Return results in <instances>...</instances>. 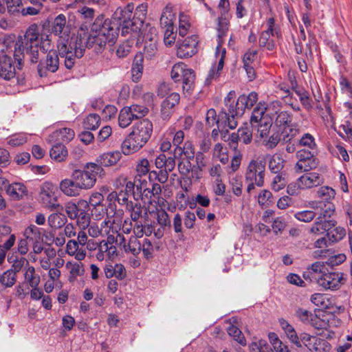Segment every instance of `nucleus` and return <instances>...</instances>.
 I'll use <instances>...</instances> for the list:
<instances>
[{
    "label": "nucleus",
    "instance_id": "nucleus-1",
    "mask_svg": "<svg viewBox=\"0 0 352 352\" xmlns=\"http://www.w3.org/2000/svg\"><path fill=\"white\" fill-rule=\"evenodd\" d=\"M76 39L74 46L75 56L81 58L85 48L94 47L96 53L101 52L107 43L113 44L118 36V28L116 23H112L110 19H105L103 22L96 20L93 24L88 35L85 33L82 36Z\"/></svg>",
    "mask_w": 352,
    "mask_h": 352
},
{
    "label": "nucleus",
    "instance_id": "nucleus-2",
    "mask_svg": "<svg viewBox=\"0 0 352 352\" xmlns=\"http://www.w3.org/2000/svg\"><path fill=\"white\" fill-rule=\"evenodd\" d=\"M44 30V23L39 25L32 24L27 30L24 38L19 41L14 48V58L20 63L21 56L30 55L32 63H37L39 54L44 52L42 32Z\"/></svg>",
    "mask_w": 352,
    "mask_h": 352
},
{
    "label": "nucleus",
    "instance_id": "nucleus-3",
    "mask_svg": "<svg viewBox=\"0 0 352 352\" xmlns=\"http://www.w3.org/2000/svg\"><path fill=\"white\" fill-rule=\"evenodd\" d=\"M153 124L148 118H144L133 125L131 132L121 144V151L125 155L139 151L151 138Z\"/></svg>",
    "mask_w": 352,
    "mask_h": 352
},
{
    "label": "nucleus",
    "instance_id": "nucleus-4",
    "mask_svg": "<svg viewBox=\"0 0 352 352\" xmlns=\"http://www.w3.org/2000/svg\"><path fill=\"white\" fill-rule=\"evenodd\" d=\"M132 10L129 6L124 8H118L113 15L112 23L118 24V32H121L122 36L132 34L137 37L138 33L141 30V23H138L137 21L131 19Z\"/></svg>",
    "mask_w": 352,
    "mask_h": 352
},
{
    "label": "nucleus",
    "instance_id": "nucleus-5",
    "mask_svg": "<svg viewBox=\"0 0 352 352\" xmlns=\"http://www.w3.org/2000/svg\"><path fill=\"white\" fill-rule=\"evenodd\" d=\"M335 196L336 191L333 188L327 186H321L316 191V197L320 200L309 201L308 206L314 210L320 209L321 215L324 217H331L336 209L332 203Z\"/></svg>",
    "mask_w": 352,
    "mask_h": 352
},
{
    "label": "nucleus",
    "instance_id": "nucleus-6",
    "mask_svg": "<svg viewBox=\"0 0 352 352\" xmlns=\"http://www.w3.org/2000/svg\"><path fill=\"white\" fill-rule=\"evenodd\" d=\"M104 171L101 166L95 163H88L84 170H76L72 174V178L76 180L77 185L82 189L92 188L97 177H102Z\"/></svg>",
    "mask_w": 352,
    "mask_h": 352
},
{
    "label": "nucleus",
    "instance_id": "nucleus-7",
    "mask_svg": "<svg viewBox=\"0 0 352 352\" xmlns=\"http://www.w3.org/2000/svg\"><path fill=\"white\" fill-rule=\"evenodd\" d=\"M54 210L56 212L50 214L48 217V223L53 230L45 234V244L54 243L56 247H59L65 242L63 233L59 229L65 224L67 219L60 212L63 210L62 206L61 209Z\"/></svg>",
    "mask_w": 352,
    "mask_h": 352
},
{
    "label": "nucleus",
    "instance_id": "nucleus-8",
    "mask_svg": "<svg viewBox=\"0 0 352 352\" xmlns=\"http://www.w3.org/2000/svg\"><path fill=\"white\" fill-rule=\"evenodd\" d=\"M267 29L261 32L258 45L263 50L274 51L276 48V42L282 37L280 29L275 24L273 17L267 19Z\"/></svg>",
    "mask_w": 352,
    "mask_h": 352
},
{
    "label": "nucleus",
    "instance_id": "nucleus-9",
    "mask_svg": "<svg viewBox=\"0 0 352 352\" xmlns=\"http://www.w3.org/2000/svg\"><path fill=\"white\" fill-rule=\"evenodd\" d=\"M265 164L261 160H252L247 168L245 181L248 184L247 192L251 193L255 186L262 187L264 184Z\"/></svg>",
    "mask_w": 352,
    "mask_h": 352
},
{
    "label": "nucleus",
    "instance_id": "nucleus-10",
    "mask_svg": "<svg viewBox=\"0 0 352 352\" xmlns=\"http://www.w3.org/2000/svg\"><path fill=\"white\" fill-rule=\"evenodd\" d=\"M170 76L175 82L182 80V88L184 91H189L192 89L195 80L194 72L186 68L183 63L173 66Z\"/></svg>",
    "mask_w": 352,
    "mask_h": 352
},
{
    "label": "nucleus",
    "instance_id": "nucleus-11",
    "mask_svg": "<svg viewBox=\"0 0 352 352\" xmlns=\"http://www.w3.org/2000/svg\"><path fill=\"white\" fill-rule=\"evenodd\" d=\"M206 122L209 127H212L217 124L219 128H221V126L226 128L227 126L229 129H234L238 125L237 120L233 118L231 119L229 113H227L226 111H222L217 116V113L213 109L208 110L206 116Z\"/></svg>",
    "mask_w": 352,
    "mask_h": 352
},
{
    "label": "nucleus",
    "instance_id": "nucleus-12",
    "mask_svg": "<svg viewBox=\"0 0 352 352\" xmlns=\"http://www.w3.org/2000/svg\"><path fill=\"white\" fill-rule=\"evenodd\" d=\"M316 281L318 286L325 290H338L345 283L343 273L326 272L320 276L316 277Z\"/></svg>",
    "mask_w": 352,
    "mask_h": 352
},
{
    "label": "nucleus",
    "instance_id": "nucleus-13",
    "mask_svg": "<svg viewBox=\"0 0 352 352\" xmlns=\"http://www.w3.org/2000/svg\"><path fill=\"white\" fill-rule=\"evenodd\" d=\"M258 100V95L256 92L252 91L248 96L241 95L238 98L235 104V109L233 105H230V113L232 118L236 120L241 117L246 109L252 108Z\"/></svg>",
    "mask_w": 352,
    "mask_h": 352
},
{
    "label": "nucleus",
    "instance_id": "nucleus-14",
    "mask_svg": "<svg viewBox=\"0 0 352 352\" xmlns=\"http://www.w3.org/2000/svg\"><path fill=\"white\" fill-rule=\"evenodd\" d=\"M302 346L304 345L311 352H329L331 344L324 339L307 333H301Z\"/></svg>",
    "mask_w": 352,
    "mask_h": 352
},
{
    "label": "nucleus",
    "instance_id": "nucleus-15",
    "mask_svg": "<svg viewBox=\"0 0 352 352\" xmlns=\"http://www.w3.org/2000/svg\"><path fill=\"white\" fill-rule=\"evenodd\" d=\"M218 9L221 14V16L218 18V34H219V36H226L229 28V0H219Z\"/></svg>",
    "mask_w": 352,
    "mask_h": 352
},
{
    "label": "nucleus",
    "instance_id": "nucleus-16",
    "mask_svg": "<svg viewBox=\"0 0 352 352\" xmlns=\"http://www.w3.org/2000/svg\"><path fill=\"white\" fill-rule=\"evenodd\" d=\"M198 37L192 35L185 38L177 47V56L180 58L192 56L197 51Z\"/></svg>",
    "mask_w": 352,
    "mask_h": 352
},
{
    "label": "nucleus",
    "instance_id": "nucleus-17",
    "mask_svg": "<svg viewBox=\"0 0 352 352\" xmlns=\"http://www.w3.org/2000/svg\"><path fill=\"white\" fill-rule=\"evenodd\" d=\"M24 236L32 243L34 252L41 253L44 248L43 235L40 230L34 225L28 227L24 231Z\"/></svg>",
    "mask_w": 352,
    "mask_h": 352
},
{
    "label": "nucleus",
    "instance_id": "nucleus-18",
    "mask_svg": "<svg viewBox=\"0 0 352 352\" xmlns=\"http://www.w3.org/2000/svg\"><path fill=\"white\" fill-rule=\"evenodd\" d=\"M60 195L57 185L45 182V208L57 210L61 209V205L58 201Z\"/></svg>",
    "mask_w": 352,
    "mask_h": 352
},
{
    "label": "nucleus",
    "instance_id": "nucleus-19",
    "mask_svg": "<svg viewBox=\"0 0 352 352\" xmlns=\"http://www.w3.org/2000/svg\"><path fill=\"white\" fill-rule=\"evenodd\" d=\"M327 217L321 215V211H320V214L310 228L309 232L317 235L323 234L333 228L336 225V221L327 220Z\"/></svg>",
    "mask_w": 352,
    "mask_h": 352
},
{
    "label": "nucleus",
    "instance_id": "nucleus-20",
    "mask_svg": "<svg viewBox=\"0 0 352 352\" xmlns=\"http://www.w3.org/2000/svg\"><path fill=\"white\" fill-rule=\"evenodd\" d=\"M15 76V67L11 56L2 54L0 55V79L9 80Z\"/></svg>",
    "mask_w": 352,
    "mask_h": 352
},
{
    "label": "nucleus",
    "instance_id": "nucleus-21",
    "mask_svg": "<svg viewBox=\"0 0 352 352\" xmlns=\"http://www.w3.org/2000/svg\"><path fill=\"white\" fill-rule=\"evenodd\" d=\"M180 96L179 94L170 93L161 104V115L164 120H168L173 113L174 107L179 103Z\"/></svg>",
    "mask_w": 352,
    "mask_h": 352
},
{
    "label": "nucleus",
    "instance_id": "nucleus-22",
    "mask_svg": "<svg viewBox=\"0 0 352 352\" xmlns=\"http://www.w3.org/2000/svg\"><path fill=\"white\" fill-rule=\"evenodd\" d=\"M117 255V248L108 237L107 241H102L98 246V252L96 254L97 260L102 261L106 258H111Z\"/></svg>",
    "mask_w": 352,
    "mask_h": 352
},
{
    "label": "nucleus",
    "instance_id": "nucleus-23",
    "mask_svg": "<svg viewBox=\"0 0 352 352\" xmlns=\"http://www.w3.org/2000/svg\"><path fill=\"white\" fill-rule=\"evenodd\" d=\"M66 17L64 14L58 15L54 20L51 25L52 32L58 35L59 38L69 37V30L66 26Z\"/></svg>",
    "mask_w": 352,
    "mask_h": 352
},
{
    "label": "nucleus",
    "instance_id": "nucleus-24",
    "mask_svg": "<svg viewBox=\"0 0 352 352\" xmlns=\"http://www.w3.org/2000/svg\"><path fill=\"white\" fill-rule=\"evenodd\" d=\"M298 179L302 190L318 186L323 182L321 175L316 172L305 173Z\"/></svg>",
    "mask_w": 352,
    "mask_h": 352
},
{
    "label": "nucleus",
    "instance_id": "nucleus-25",
    "mask_svg": "<svg viewBox=\"0 0 352 352\" xmlns=\"http://www.w3.org/2000/svg\"><path fill=\"white\" fill-rule=\"evenodd\" d=\"M125 210L133 221H138L140 218L148 215V209L145 206H142L138 201L127 204Z\"/></svg>",
    "mask_w": 352,
    "mask_h": 352
},
{
    "label": "nucleus",
    "instance_id": "nucleus-26",
    "mask_svg": "<svg viewBox=\"0 0 352 352\" xmlns=\"http://www.w3.org/2000/svg\"><path fill=\"white\" fill-rule=\"evenodd\" d=\"M173 157L176 159L187 158L188 160H193L195 158V148L190 141H186L183 145L174 148V153Z\"/></svg>",
    "mask_w": 352,
    "mask_h": 352
},
{
    "label": "nucleus",
    "instance_id": "nucleus-27",
    "mask_svg": "<svg viewBox=\"0 0 352 352\" xmlns=\"http://www.w3.org/2000/svg\"><path fill=\"white\" fill-rule=\"evenodd\" d=\"M281 329L284 331L287 338L297 347H302L301 333L298 336L295 329L284 319L279 320Z\"/></svg>",
    "mask_w": 352,
    "mask_h": 352
},
{
    "label": "nucleus",
    "instance_id": "nucleus-28",
    "mask_svg": "<svg viewBox=\"0 0 352 352\" xmlns=\"http://www.w3.org/2000/svg\"><path fill=\"white\" fill-rule=\"evenodd\" d=\"M121 241L120 245H122L123 249L126 253H131L134 256H138L141 252V243L139 240L134 236H131L126 243L123 236L118 234Z\"/></svg>",
    "mask_w": 352,
    "mask_h": 352
},
{
    "label": "nucleus",
    "instance_id": "nucleus-29",
    "mask_svg": "<svg viewBox=\"0 0 352 352\" xmlns=\"http://www.w3.org/2000/svg\"><path fill=\"white\" fill-rule=\"evenodd\" d=\"M66 252L69 256H73L78 261H81L86 256V250L80 247L76 240H69L66 245Z\"/></svg>",
    "mask_w": 352,
    "mask_h": 352
},
{
    "label": "nucleus",
    "instance_id": "nucleus-30",
    "mask_svg": "<svg viewBox=\"0 0 352 352\" xmlns=\"http://www.w3.org/2000/svg\"><path fill=\"white\" fill-rule=\"evenodd\" d=\"M77 38H80L79 34H78V36L76 37L72 38V41L69 43V47L67 46L69 37L65 38H59V39L58 40V42H57L58 43L57 47H58L59 55L61 56L62 57H64L65 56L69 55L72 53H74L75 54L74 46H75V44L76 43V39Z\"/></svg>",
    "mask_w": 352,
    "mask_h": 352
},
{
    "label": "nucleus",
    "instance_id": "nucleus-31",
    "mask_svg": "<svg viewBox=\"0 0 352 352\" xmlns=\"http://www.w3.org/2000/svg\"><path fill=\"white\" fill-rule=\"evenodd\" d=\"M60 190L67 196L74 197L80 194L81 188L77 185L76 180L65 179L60 184Z\"/></svg>",
    "mask_w": 352,
    "mask_h": 352
},
{
    "label": "nucleus",
    "instance_id": "nucleus-32",
    "mask_svg": "<svg viewBox=\"0 0 352 352\" xmlns=\"http://www.w3.org/2000/svg\"><path fill=\"white\" fill-rule=\"evenodd\" d=\"M157 29L150 23H142L141 30L138 33L137 38L138 41H142L157 39Z\"/></svg>",
    "mask_w": 352,
    "mask_h": 352
},
{
    "label": "nucleus",
    "instance_id": "nucleus-33",
    "mask_svg": "<svg viewBox=\"0 0 352 352\" xmlns=\"http://www.w3.org/2000/svg\"><path fill=\"white\" fill-rule=\"evenodd\" d=\"M6 192L12 199L16 200L23 199L24 196L28 195L27 188L21 183H14L9 185Z\"/></svg>",
    "mask_w": 352,
    "mask_h": 352
},
{
    "label": "nucleus",
    "instance_id": "nucleus-34",
    "mask_svg": "<svg viewBox=\"0 0 352 352\" xmlns=\"http://www.w3.org/2000/svg\"><path fill=\"white\" fill-rule=\"evenodd\" d=\"M175 158L172 156L166 157L164 154L161 153L156 157L155 160V167L158 169H166L168 170H173L175 167Z\"/></svg>",
    "mask_w": 352,
    "mask_h": 352
},
{
    "label": "nucleus",
    "instance_id": "nucleus-35",
    "mask_svg": "<svg viewBox=\"0 0 352 352\" xmlns=\"http://www.w3.org/2000/svg\"><path fill=\"white\" fill-rule=\"evenodd\" d=\"M266 138L262 139L258 143L267 149L274 148L280 141V133L276 130L271 131Z\"/></svg>",
    "mask_w": 352,
    "mask_h": 352
},
{
    "label": "nucleus",
    "instance_id": "nucleus-36",
    "mask_svg": "<svg viewBox=\"0 0 352 352\" xmlns=\"http://www.w3.org/2000/svg\"><path fill=\"white\" fill-rule=\"evenodd\" d=\"M81 208L87 209L88 208V203L85 200H79L77 204L69 202L66 205V212L69 217L72 219H76L78 217V214L81 210Z\"/></svg>",
    "mask_w": 352,
    "mask_h": 352
},
{
    "label": "nucleus",
    "instance_id": "nucleus-37",
    "mask_svg": "<svg viewBox=\"0 0 352 352\" xmlns=\"http://www.w3.org/2000/svg\"><path fill=\"white\" fill-rule=\"evenodd\" d=\"M67 153L65 146L63 144L58 143L52 146L50 152V155L53 160L57 162H61L66 159Z\"/></svg>",
    "mask_w": 352,
    "mask_h": 352
},
{
    "label": "nucleus",
    "instance_id": "nucleus-38",
    "mask_svg": "<svg viewBox=\"0 0 352 352\" xmlns=\"http://www.w3.org/2000/svg\"><path fill=\"white\" fill-rule=\"evenodd\" d=\"M121 157V153L119 151L109 152L101 155L98 160L102 166H110L115 165Z\"/></svg>",
    "mask_w": 352,
    "mask_h": 352
},
{
    "label": "nucleus",
    "instance_id": "nucleus-39",
    "mask_svg": "<svg viewBox=\"0 0 352 352\" xmlns=\"http://www.w3.org/2000/svg\"><path fill=\"white\" fill-rule=\"evenodd\" d=\"M66 267L69 270V280L70 282L74 281L78 276L84 274V265L80 261L78 263L67 262Z\"/></svg>",
    "mask_w": 352,
    "mask_h": 352
},
{
    "label": "nucleus",
    "instance_id": "nucleus-40",
    "mask_svg": "<svg viewBox=\"0 0 352 352\" xmlns=\"http://www.w3.org/2000/svg\"><path fill=\"white\" fill-rule=\"evenodd\" d=\"M267 108L265 104L259 102L252 111L250 119L251 123H261L269 119V118H267L266 116H265V113L267 112ZM270 119L271 118H270Z\"/></svg>",
    "mask_w": 352,
    "mask_h": 352
},
{
    "label": "nucleus",
    "instance_id": "nucleus-41",
    "mask_svg": "<svg viewBox=\"0 0 352 352\" xmlns=\"http://www.w3.org/2000/svg\"><path fill=\"white\" fill-rule=\"evenodd\" d=\"M75 136V133L73 129L67 127H63L53 133L52 137L56 138L57 141L63 142H69Z\"/></svg>",
    "mask_w": 352,
    "mask_h": 352
},
{
    "label": "nucleus",
    "instance_id": "nucleus-42",
    "mask_svg": "<svg viewBox=\"0 0 352 352\" xmlns=\"http://www.w3.org/2000/svg\"><path fill=\"white\" fill-rule=\"evenodd\" d=\"M272 126V119H267L266 121L258 124L257 132L255 135V140L257 142H259L262 139L266 138V135L272 131L271 129Z\"/></svg>",
    "mask_w": 352,
    "mask_h": 352
},
{
    "label": "nucleus",
    "instance_id": "nucleus-43",
    "mask_svg": "<svg viewBox=\"0 0 352 352\" xmlns=\"http://www.w3.org/2000/svg\"><path fill=\"white\" fill-rule=\"evenodd\" d=\"M134 185V190H131V194L133 196L135 201L140 199V196L144 192L143 189H145L148 186V182L145 179H141L138 176H135L134 181L133 182Z\"/></svg>",
    "mask_w": 352,
    "mask_h": 352
},
{
    "label": "nucleus",
    "instance_id": "nucleus-44",
    "mask_svg": "<svg viewBox=\"0 0 352 352\" xmlns=\"http://www.w3.org/2000/svg\"><path fill=\"white\" fill-rule=\"evenodd\" d=\"M104 201L103 195L98 192H93L90 197L88 203V206L90 205L94 207L92 209L93 212H96L98 211V207L101 208V211L102 213H106L107 210L104 206L102 205V202Z\"/></svg>",
    "mask_w": 352,
    "mask_h": 352
},
{
    "label": "nucleus",
    "instance_id": "nucleus-45",
    "mask_svg": "<svg viewBox=\"0 0 352 352\" xmlns=\"http://www.w3.org/2000/svg\"><path fill=\"white\" fill-rule=\"evenodd\" d=\"M175 18L172 8L166 6L162 11L160 23L162 28H172L173 27V19Z\"/></svg>",
    "mask_w": 352,
    "mask_h": 352
},
{
    "label": "nucleus",
    "instance_id": "nucleus-46",
    "mask_svg": "<svg viewBox=\"0 0 352 352\" xmlns=\"http://www.w3.org/2000/svg\"><path fill=\"white\" fill-rule=\"evenodd\" d=\"M310 320L309 325L316 329H327L329 327V320L326 318V316L324 314H322V315L314 314Z\"/></svg>",
    "mask_w": 352,
    "mask_h": 352
},
{
    "label": "nucleus",
    "instance_id": "nucleus-47",
    "mask_svg": "<svg viewBox=\"0 0 352 352\" xmlns=\"http://www.w3.org/2000/svg\"><path fill=\"white\" fill-rule=\"evenodd\" d=\"M224 36H219V34H217V46L216 48V55L218 57L220 56L219 59L218 65L216 67V69L221 72L223 67L224 64V58L226 56V50L225 48L222 47V44L224 42L223 40Z\"/></svg>",
    "mask_w": 352,
    "mask_h": 352
},
{
    "label": "nucleus",
    "instance_id": "nucleus-48",
    "mask_svg": "<svg viewBox=\"0 0 352 352\" xmlns=\"http://www.w3.org/2000/svg\"><path fill=\"white\" fill-rule=\"evenodd\" d=\"M58 56L56 52L50 51L45 60V69L51 72H55L58 68Z\"/></svg>",
    "mask_w": 352,
    "mask_h": 352
},
{
    "label": "nucleus",
    "instance_id": "nucleus-49",
    "mask_svg": "<svg viewBox=\"0 0 352 352\" xmlns=\"http://www.w3.org/2000/svg\"><path fill=\"white\" fill-rule=\"evenodd\" d=\"M191 28L190 17L184 13H181L179 17L178 32L181 36H186Z\"/></svg>",
    "mask_w": 352,
    "mask_h": 352
},
{
    "label": "nucleus",
    "instance_id": "nucleus-50",
    "mask_svg": "<svg viewBox=\"0 0 352 352\" xmlns=\"http://www.w3.org/2000/svg\"><path fill=\"white\" fill-rule=\"evenodd\" d=\"M228 153V148L223 144L217 143L214 145L213 155L223 164L228 162L229 157Z\"/></svg>",
    "mask_w": 352,
    "mask_h": 352
},
{
    "label": "nucleus",
    "instance_id": "nucleus-51",
    "mask_svg": "<svg viewBox=\"0 0 352 352\" xmlns=\"http://www.w3.org/2000/svg\"><path fill=\"white\" fill-rule=\"evenodd\" d=\"M100 117L96 113H90L83 121V126L87 130H96L100 124Z\"/></svg>",
    "mask_w": 352,
    "mask_h": 352
},
{
    "label": "nucleus",
    "instance_id": "nucleus-52",
    "mask_svg": "<svg viewBox=\"0 0 352 352\" xmlns=\"http://www.w3.org/2000/svg\"><path fill=\"white\" fill-rule=\"evenodd\" d=\"M285 160L280 155L274 154L269 162V168L274 173H279L284 167Z\"/></svg>",
    "mask_w": 352,
    "mask_h": 352
},
{
    "label": "nucleus",
    "instance_id": "nucleus-53",
    "mask_svg": "<svg viewBox=\"0 0 352 352\" xmlns=\"http://www.w3.org/2000/svg\"><path fill=\"white\" fill-rule=\"evenodd\" d=\"M133 118L126 107H123L119 113L118 116V124L121 128H126L129 126Z\"/></svg>",
    "mask_w": 352,
    "mask_h": 352
},
{
    "label": "nucleus",
    "instance_id": "nucleus-54",
    "mask_svg": "<svg viewBox=\"0 0 352 352\" xmlns=\"http://www.w3.org/2000/svg\"><path fill=\"white\" fill-rule=\"evenodd\" d=\"M298 145L310 151H313L316 148L315 138L311 134L309 133H306L302 135V136L298 140Z\"/></svg>",
    "mask_w": 352,
    "mask_h": 352
},
{
    "label": "nucleus",
    "instance_id": "nucleus-55",
    "mask_svg": "<svg viewBox=\"0 0 352 352\" xmlns=\"http://www.w3.org/2000/svg\"><path fill=\"white\" fill-rule=\"evenodd\" d=\"M144 56L148 59H151L157 53V39L144 41Z\"/></svg>",
    "mask_w": 352,
    "mask_h": 352
},
{
    "label": "nucleus",
    "instance_id": "nucleus-56",
    "mask_svg": "<svg viewBox=\"0 0 352 352\" xmlns=\"http://www.w3.org/2000/svg\"><path fill=\"white\" fill-rule=\"evenodd\" d=\"M327 237L331 242H337L342 239L346 235V230L344 228L338 226L331 228L327 234Z\"/></svg>",
    "mask_w": 352,
    "mask_h": 352
},
{
    "label": "nucleus",
    "instance_id": "nucleus-57",
    "mask_svg": "<svg viewBox=\"0 0 352 352\" xmlns=\"http://www.w3.org/2000/svg\"><path fill=\"white\" fill-rule=\"evenodd\" d=\"M310 300L316 306L322 309H327L329 307V299L324 294H314L311 295Z\"/></svg>",
    "mask_w": 352,
    "mask_h": 352
},
{
    "label": "nucleus",
    "instance_id": "nucleus-58",
    "mask_svg": "<svg viewBox=\"0 0 352 352\" xmlns=\"http://www.w3.org/2000/svg\"><path fill=\"white\" fill-rule=\"evenodd\" d=\"M116 189H126V191L134 190V185L132 181L128 180L127 177L123 175H120L115 182Z\"/></svg>",
    "mask_w": 352,
    "mask_h": 352
},
{
    "label": "nucleus",
    "instance_id": "nucleus-59",
    "mask_svg": "<svg viewBox=\"0 0 352 352\" xmlns=\"http://www.w3.org/2000/svg\"><path fill=\"white\" fill-rule=\"evenodd\" d=\"M126 107L131 112L134 120L144 117L148 113V109L142 105L132 104Z\"/></svg>",
    "mask_w": 352,
    "mask_h": 352
},
{
    "label": "nucleus",
    "instance_id": "nucleus-60",
    "mask_svg": "<svg viewBox=\"0 0 352 352\" xmlns=\"http://www.w3.org/2000/svg\"><path fill=\"white\" fill-rule=\"evenodd\" d=\"M0 282L5 287H12L16 282V274L13 270L5 272L0 277Z\"/></svg>",
    "mask_w": 352,
    "mask_h": 352
},
{
    "label": "nucleus",
    "instance_id": "nucleus-61",
    "mask_svg": "<svg viewBox=\"0 0 352 352\" xmlns=\"http://www.w3.org/2000/svg\"><path fill=\"white\" fill-rule=\"evenodd\" d=\"M316 163L315 162L310 161H301L298 160L294 165V170L297 173H301L303 172L309 171L310 170L316 168Z\"/></svg>",
    "mask_w": 352,
    "mask_h": 352
},
{
    "label": "nucleus",
    "instance_id": "nucleus-62",
    "mask_svg": "<svg viewBox=\"0 0 352 352\" xmlns=\"http://www.w3.org/2000/svg\"><path fill=\"white\" fill-rule=\"evenodd\" d=\"M241 141H242L244 144H248L251 142L252 140V131L251 127H250L248 124L245 126H241L237 130Z\"/></svg>",
    "mask_w": 352,
    "mask_h": 352
},
{
    "label": "nucleus",
    "instance_id": "nucleus-63",
    "mask_svg": "<svg viewBox=\"0 0 352 352\" xmlns=\"http://www.w3.org/2000/svg\"><path fill=\"white\" fill-rule=\"evenodd\" d=\"M228 334L232 336L240 344L245 346L246 340L241 331L236 326L231 325L228 329Z\"/></svg>",
    "mask_w": 352,
    "mask_h": 352
},
{
    "label": "nucleus",
    "instance_id": "nucleus-64",
    "mask_svg": "<svg viewBox=\"0 0 352 352\" xmlns=\"http://www.w3.org/2000/svg\"><path fill=\"white\" fill-rule=\"evenodd\" d=\"M270 346L265 340H259L250 344V352H269Z\"/></svg>",
    "mask_w": 352,
    "mask_h": 352
}]
</instances>
